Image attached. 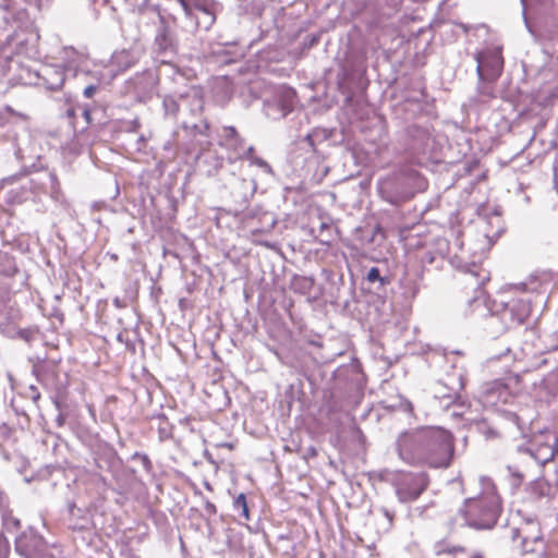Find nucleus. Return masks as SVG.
<instances>
[{"label":"nucleus","mask_w":558,"mask_h":558,"mask_svg":"<svg viewBox=\"0 0 558 558\" xmlns=\"http://www.w3.org/2000/svg\"><path fill=\"white\" fill-rule=\"evenodd\" d=\"M398 449L400 458L409 464L448 468L453 454V437L444 428L426 427L401 435Z\"/></svg>","instance_id":"1"},{"label":"nucleus","mask_w":558,"mask_h":558,"mask_svg":"<svg viewBox=\"0 0 558 558\" xmlns=\"http://www.w3.org/2000/svg\"><path fill=\"white\" fill-rule=\"evenodd\" d=\"M498 497L493 493H486L477 498H470L464 505V514L471 526L476 529L493 527L499 517Z\"/></svg>","instance_id":"2"},{"label":"nucleus","mask_w":558,"mask_h":558,"mask_svg":"<svg viewBox=\"0 0 558 558\" xmlns=\"http://www.w3.org/2000/svg\"><path fill=\"white\" fill-rule=\"evenodd\" d=\"M428 475L424 472L411 473L398 471L395 475V486L399 499L403 502L417 499L427 488Z\"/></svg>","instance_id":"3"},{"label":"nucleus","mask_w":558,"mask_h":558,"mask_svg":"<svg viewBox=\"0 0 558 558\" xmlns=\"http://www.w3.org/2000/svg\"><path fill=\"white\" fill-rule=\"evenodd\" d=\"M531 454L542 464L545 465L553 461L558 454V437L549 434L542 433L534 436L532 440Z\"/></svg>","instance_id":"4"},{"label":"nucleus","mask_w":558,"mask_h":558,"mask_svg":"<svg viewBox=\"0 0 558 558\" xmlns=\"http://www.w3.org/2000/svg\"><path fill=\"white\" fill-rule=\"evenodd\" d=\"M477 73L486 81H496L504 69V59L500 52H490L483 58L477 57Z\"/></svg>","instance_id":"5"},{"label":"nucleus","mask_w":558,"mask_h":558,"mask_svg":"<svg viewBox=\"0 0 558 558\" xmlns=\"http://www.w3.org/2000/svg\"><path fill=\"white\" fill-rule=\"evenodd\" d=\"M223 143L227 148H233L234 150L242 149L244 140L240 136L234 126H223Z\"/></svg>","instance_id":"6"},{"label":"nucleus","mask_w":558,"mask_h":558,"mask_svg":"<svg viewBox=\"0 0 558 558\" xmlns=\"http://www.w3.org/2000/svg\"><path fill=\"white\" fill-rule=\"evenodd\" d=\"M314 287V280L310 277L305 276H293L290 283V289L294 293H299L302 295H307L312 292Z\"/></svg>","instance_id":"7"},{"label":"nucleus","mask_w":558,"mask_h":558,"mask_svg":"<svg viewBox=\"0 0 558 558\" xmlns=\"http://www.w3.org/2000/svg\"><path fill=\"white\" fill-rule=\"evenodd\" d=\"M16 271L14 258L7 253H0V274L13 276Z\"/></svg>","instance_id":"8"},{"label":"nucleus","mask_w":558,"mask_h":558,"mask_svg":"<svg viewBox=\"0 0 558 558\" xmlns=\"http://www.w3.org/2000/svg\"><path fill=\"white\" fill-rule=\"evenodd\" d=\"M14 117L22 121H28L29 116L23 112L14 110L11 106H5L0 113V125H4L9 121V118Z\"/></svg>","instance_id":"9"},{"label":"nucleus","mask_w":558,"mask_h":558,"mask_svg":"<svg viewBox=\"0 0 558 558\" xmlns=\"http://www.w3.org/2000/svg\"><path fill=\"white\" fill-rule=\"evenodd\" d=\"M233 507L235 510L240 511L241 515L245 520H250V511L246 501V497L244 494H240L233 501Z\"/></svg>","instance_id":"10"},{"label":"nucleus","mask_w":558,"mask_h":558,"mask_svg":"<svg viewBox=\"0 0 558 558\" xmlns=\"http://www.w3.org/2000/svg\"><path fill=\"white\" fill-rule=\"evenodd\" d=\"M157 41L162 49H167L171 46L170 31L167 27L162 28L161 33L157 37Z\"/></svg>","instance_id":"11"},{"label":"nucleus","mask_w":558,"mask_h":558,"mask_svg":"<svg viewBox=\"0 0 558 558\" xmlns=\"http://www.w3.org/2000/svg\"><path fill=\"white\" fill-rule=\"evenodd\" d=\"M367 280L369 282H375L377 280H381L380 272L377 267H372L367 274Z\"/></svg>","instance_id":"12"},{"label":"nucleus","mask_w":558,"mask_h":558,"mask_svg":"<svg viewBox=\"0 0 558 558\" xmlns=\"http://www.w3.org/2000/svg\"><path fill=\"white\" fill-rule=\"evenodd\" d=\"M216 448H226L230 451L234 450L235 449V444L234 442H218L215 445Z\"/></svg>","instance_id":"13"},{"label":"nucleus","mask_w":558,"mask_h":558,"mask_svg":"<svg viewBox=\"0 0 558 558\" xmlns=\"http://www.w3.org/2000/svg\"><path fill=\"white\" fill-rule=\"evenodd\" d=\"M66 117L74 123L76 120V110L74 107H70L65 112Z\"/></svg>","instance_id":"14"},{"label":"nucleus","mask_w":558,"mask_h":558,"mask_svg":"<svg viewBox=\"0 0 558 558\" xmlns=\"http://www.w3.org/2000/svg\"><path fill=\"white\" fill-rule=\"evenodd\" d=\"M96 92V87L93 86V85H89L87 86L85 89H84V96L87 97V98H90L93 97V95L95 94Z\"/></svg>","instance_id":"15"},{"label":"nucleus","mask_w":558,"mask_h":558,"mask_svg":"<svg viewBox=\"0 0 558 558\" xmlns=\"http://www.w3.org/2000/svg\"><path fill=\"white\" fill-rule=\"evenodd\" d=\"M83 117H84V119L86 120L87 123L92 122V113H90L89 109H85L83 111Z\"/></svg>","instance_id":"16"},{"label":"nucleus","mask_w":558,"mask_h":558,"mask_svg":"<svg viewBox=\"0 0 558 558\" xmlns=\"http://www.w3.org/2000/svg\"><path fill=\"white\" fill-rule=\"evenodd\" d=\"M177 1L182 5V8H183L185 11H187V9H189V4H187L186 0H177Z\"/></svg>","instance_id":"17"},{"label":"nucleus","mask_w":558,"mask_h":558,"mask_svg":"<svg viewBox=\"0 0 558 558\" xmlns=\"http://www.w3.org/2000/svg\"><path fill=\"white\" fill-rule=\"evenodd\" d=\"M255 162L259 166H267L266 161H264L263 159H256Z\"/></svg>","instance_id":"18"},{"label":"nucleus","mask_w":558,"mask_h":558,"mask_svg":"<svg viewBox=\"0 0 558 558\" xmlns=\"http://www.w3.org/2000/svg\"><path fill=\"white\" fill-rule=\"evenodd\" d=\"M253 151H254V148L252 146L248 147V149L246 151V156L250 157Z\"/></svg>","instance_id":"19"},{"label":"nucleus","mask_w":558,"mask_h":558,"mask_svg":"<svg viewBox=\"0 0 558 558\" xmlns=\"http://www.w3.org/2000/svg\"><path fill=\"white\" fill-rule=\"evenodd\" d=\"M523 323H524V319H523V318H520V319L518 320V324H519V325H520V324H523Z\"/></svg>","instance_id":"20"}]
</instances>
